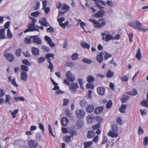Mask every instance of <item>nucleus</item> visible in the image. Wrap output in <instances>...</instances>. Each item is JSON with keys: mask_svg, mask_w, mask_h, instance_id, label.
I'll list each match as a JSON object with an SVG mask.
<instances>
[{"mask_svg": "<svg viewBox=\"0 0 148 148\" xmlns=\"http://www.w3.org/2000/svg\"><path fill=\"white\" fill-rule=\"evenodd\" d=\"M40 13L38 11L33 12L31 14V15L34 17H37L39 15Z\"/></svg>", "mask_w": 148, "mask_h": 148, "instance_id": "49", "label": "nucleus"}, {"mask_svg": "<svg viewBox=\"0 0 148 148\" xmlns=\"http://www.w3.org/2000/svg\"><path fill=\"white\" fill-rule=\"evenodd\" d=\"M66 76L67 80L70 82H73L75 80V77L70 71H68L66 73Z\"/></svg>", "mask_w": 148, "mask_h": 148, "instance_id": "8", "label": "nucleus"}, {"mask_svg": "<svg viewBox=\"0 0 148 148\" xmlns=\"http://www.w3.org/2000/svg\"><path fill=\"white\" fill-rule=\"evenodd\" d=\"M21 70L23 71H25L26 72L28 71V67L22 64L21 66Z\"/></svg>", "mask_w": 148, "mask_h": 148, "instance_id": "37", "label": "nucleus"}, {"mask_svg": "<svg viewBox=\"0 0 148 148\" xmlns=\"http://www.w3.org/2000/svg\"><path fill=\"white\" fill-rule=\"evenodd\" d=\"M40 5V3L39 1H36V2L35 5L34 7L35 10H38L39 9Z\"/></svg>", "mask_w": 148, "mask_h": 148, "instance_id": "40", "label": "nucleus"}, {"mask_svg": "<svg viewBox=\"0 0 148 148\" xmlns=\"http://www.w3.org/2000/svg\"><path fill=\"white\" fill-rule=\"evenodd\" d=\"M138 135H142L144 133L142 127L140 126L139 127L138 130Z\"/></svg>", "mask_w": 148, "mask_h": 148, "instance_id": "59", "label": "nucleus"}, {"mask_svg": "<svg viewBox=\"0 0 148 148\" xmlns=\"http://www.w3.org/2000/svg\"><path fill=\"white\" fill-rule=\"evenodd\" d=\"M76 114L77 117L79 118H81L85 115V113L84 110L80 109L77 110Z\"/></svg>", "mask_w": 148, "mask_h": 148, "instance_id": "12", "label": "nucleus"}, {"mask_svg": "<svg viewBox=\"0 0 148 148\" xmlns=\"http://www.w3.org/2000/svg\"><path fill=\"white\" fill-rule=\"evenodd\" d=\"M31 51L33 55L34 56H38L39 54V50L36 47H32L31 49Z\"/></svg>", "mask_w": 148, "mask_h": 148, "instance_id": "16", "label": "nucleus"}, {"mask_svg": "<svg viewBox=\"0 0 148 148\" xmlns=\"http://www.w3.org/2000/svg\"><path fill=\"white\" fill-rule=\"evenodd\" d=\"M76 124L77 126L79 128H81L83 125V122L80 121H77Z\"/></svg>", "mask_w": 148, "mask_h": 148, "instance_id": "53", "label": "nucleus"}, {"mask_svg": "<svg viewBox=\"0 0 148 148\" xmlns=\"http://www.w3.org/2000/svg\"><path fill=\"white\" fill-rule=\"evenodd\" d=\"M5 92L4 90L0 89V97H2L4 95Z\"/></svg>", "mask_w": 148, "mask_h": 148, "instance_id": "63", "label": "nucleus"}, {"mask_svg": "<svg viewBox=\"0 0 148 148\" xmlns=\"http://www.w3.org/2000/svg\"><path fill=\"white\" fill-rule=\"evenodd\" d=\"M87 137L88 138H92L95 136L94 132L92 130H90L87 133Z\"/></svg>", "mask_w": 148, "mask_h": 148, "instance_id": "24", "label": "nucleus"}, {"mask_svg": "<svg viewBox=\"0 0 148 148\" xmlns=\"http://www.w3.org/2000/svg\"><path fill=\"white\" fill-rule=\"evenodd\" d=\"M129 26L132 27L135 29H137L140 30L143 25L141 23L138 21H135L131 22L128 23Z\"/></svg>", "mask_w": 148, "mask_h": 148, "instance_id": "4", "label": "nucleus"}, {"mask_svg": "<svg viewBox=\"0 0 148 148\" xmlns=\"http://www.w3.org/2000/svg\"><path fill=\"white\" fill-rule=\"evenodd\" d=\"M79 84L80 86V88L83 89H84V87L83 85V80L81 78H79L77 79Z\"/></svg>", "mask_w": 148, "mask_h": 148, "instance_id": "34", "label": "nucleus"}, {"mask_svg": "<svg viewBox=\"0 0 148 148\" xmlns=\"http://www.w3.org/2000/svg\"><path fill=\"white\" fill-rule=\"evenodd\" d=\"M97 90L99 95H103L105 94V89L104 87H99L97 88Z\"/></svg>", "mask_w": 148, "mask_h": 148, "instance_id": "15", "label": "nucleus"}, {"mask_svg": "<svg viewBox=\"0 0 148 148\" xmlns=\"http://www.w3.org/2000/svg\"><path fill=\"white\" fill-rule=\"evenodd\" d=\"M94 108V107L93 105H89L86 107V111L89 113H90L93 111Z\"/></svg>", "mask_w": 148, "mask_h": 148, "instance_id": "19", "label": "nucleus"}, {"mask_svg": "<svg viewBox=\"0 0 148 148\" xmlns=\"http://www.w3.org/2000/svg\"><path fill=\"white\" fill-rule=\"evenodd\" d=\"M114 72L110 70H108L107 72L106 76L108 77V78H112L114 75Z\"/></svg>", "mask_w": 148, "mask_h": 148, "instance_id": "28", "label": "nucleus"}, {"mask_svg": "<svg viewBox=\"0 0 148 148\" xmlns=\"http://www.w3.org/2000/svg\"><path fill=\"white\" fill-rule=\"evenodd\" d=\"M32 22L29 23L27 26V28L24 31L25 33H26L29 32H33L38 31L39 28V26L35 25L36 22V20L33 17L31 18Z\"/></svg>", "mask_w": 148, "mask_h": 148, "instance_id": "1", "label": "nucleus"}, {"mask_svg": "<svg viewBox=\"0 0 148 148\" xmlns=\"http://www.w3.org/2000/svg\"><path fill=\"white\" fill-rule=\"evenodd\" d=\"M126 106L125 105L122 104L119 109V111L121 113H123L125 112Z\"/></svg>", "mask_w": 148, "mask_h": 148, "instance_id": "31", "label": "nucleus"}, {"mask_svg": "<svg viewBox=\"0 0 148 148\" xmlns=\"http://www.w3.org/2000/svg\"><path fill=\"white\" fill-rule=\"evenodd\" d=\"M94 78L92 75H88L87 77V81L88 83L93 82L94 81Z\"/></svg>", "mask_w": 148, "mask_h": 148, "instance_id": "29", "label": "nucleus"}, {"mask_svg": "<svg viewBox=\"0 0 148 148\" xmlns=\"http://www.w3.org/2000/svg\"><path fill=\"white\" fill-rule=\"evenodd\" d=\"M94 117L92 114H90L87 117V121L88 123H91L93 121Z\"/></svg>", "mask_w": 148, "mask_h": 148, "instance_id": "27", "label": "nucleus"}, {"mask_svg": "<svg viewBox=\"0 0 148 148\" xmlns=\"http://www.w3.org/2000/svg\"><path fill=\"white\" fill-rule=\"evenodd\" d=\"M54 54L53 53H48L45 55V57L46 59H47L48 62L49 63V65L48 66V68L50 69H53V66L52 62H51V59L50 57L52 58L53 59L54 58Z\"/></svg>", "mask_w": 148, "mask_h": 148, "instance_id": "6", "label": "nucleus"}, {"mask_svg": "<svg viewBox=\"0 0 148 148\" xmlns=\"http://www.w3.org/2000/svg\"><path fill=\"white\" fill-rule=\"evenodd\" d=\"M45 40L48 42V44L51 47H53L55 46V44L53 42L51 39L49 37L47 36H45Z\"/></svg>", "mask_w": 148, "mask_h": 148, "instance_id": "14", "label": "nucleus"}, {"mask_svg": "<svg viewBox=\"0 0 148 148\" xmlns=\"http://www.w3.org/2000/svg\"><path fill=\"white\" fill-rule=\"evenodd\" d=\"M79 25H80V27L83 29L84 31L86 32H89L90 33V31H88V32H87L86 31L84 28V26H85L86 25V24L83 22H81L80 23Z\"/></svg>", "mask_w": 148, "mask_h": 148, "instance_id": "52", "label": "nucleus"}, {"mask_svg": "<svg viewBox=\"0 0 148 148\" xmlns=\"http://www.w3.org/2000/svg\"><path fill=\"white\" fill-rule=\"evenodd\" d=\"M101 35L102 40H105L106 42H107L110 40H114L113 36L110 34L109 31H105L102 33Z\"/></svg>", "mask_w": 148, "mask_h": 148, "instance_id": "5", "label": "nucleus"}, {"mask_svg": "<svg viewBox=\"0 0 148 148\" xmlns=\"http://www.w3.org/2000/svg\"><path fill=\"white\" fill-rule=\"evenodd\" d=\"M104 53L105 54L104 58L105 60H107L108 58L112 56V55H111L108 53L107 52H105Z\"/></svg>", "mask_w": 148, "mask_h": 148, "instance_id": "54", "label": "nucleus"}, {"mask_svg": "<svg viewBox=\"0 0 148 148\" xmlns=\"http://www.w3.org/2000/svg\"><path fill=\"white\" fill-rule=\"evenodd\" d=\"M7 59L10 62H12L14 59V57L12 54L10 53H7L5 55Z\"/></svg>", "mask_w": 148, "mask_h": 148, "instance_id": "18", "label": "nucleus"}, {"mask_svg": "<svg viewBox=\"0 0 148 148\" xmlns=\"http://www.w3.org/2000/svg\"><path fill=\"white\" fill-rule=\"evenodd\" d=\"M87 103V102L85 100H83L80 101L79 104L82 107H84Z\"/></svg>", "mask_w": 148, "mask_h": 148, "instance_id": "41", "label": "nucleus"}, {"mask_svg": "<svg viewBox=\"0 0 148 148\" xmlns=\"http://www.w3.org/2000/svg\"><path fill=\"white\" fill-rule=\"evenodd\" d=\"M118 129L116 124H113L112 126L111 130L108 133L107 135L112 138H116L118 136Z\"/></svg>", "mask_w": 148, "mask_h": 148, "instance_id": "3", "label": "nucleus"}, {"mask_svg": "<svg viewBox=\"0 0 148 148\" xmlns=\"http://www.w3.org/2000/svg\"><path fill=\"white\" fill-rule=\"evenodd\" d=\"M92 141L85 142L84 143V148H87L90 147L92 144Z\"/></svg>", "mask_w": 148, "mask_h": 148, "instance_id": "44", "label": "nucleus"}, {"mask_svg": "<svg viewBox=\"0 0 148 148\" xmlns=\"http://www.w3.org/2000/svg\"><path fill=\"white\" fill-rule=\"evenodd\" d=\"M71 138L70 136H66L63 137L64 140L67 143H70Z\"/></svg>", "mask_w": 148, "mask_h": 148, "instance_id": "38", "label": "nucleus"}, {"mask_svg": "<svg viewBox=\"0 0 148 148\" xmlns=\"http://www.w3.org/2000/svg\"><path fill=\"white\" fill-rule=\"evenodd\" d=\"M112 102L111 100L108 101L106 105V107L107 108L109 109L111 108L112 106Z\"/></svg>", "mask_w": 148, "mask_h": 148, "instance_id": "48", "label": "nucleus"}, {"mask_svg": "<svg viewBox=\"0 0 148 148\" xmlns=\"http://www.w3.org/2000/svg\"><path fill=\"white\" fill-rule=\"evenodd\" d=\"M10 82H11L13 86L16 87H18V85L16 83L15 79V78H14L13 79H12Z\"/></svg>", "mask_w": 148, "mask_h": 148, "instance_id": "60", "label": "nucleus"}, {"mask_svg": "<svg viewBox=\"0 0 148 148\" xmlns=\"http://www.w3.org/2000/svg\"><path fill=\"white\" fill-rule=\"evenodd\" d=\"M7 36L8 38L10 39H11L12 37V34L9 28H8L7 30Z\"/></svg>", "mask_w": 148, "mask_h": 148, "instance_id": "46", "label": "nucleus"}, {"mask_svg": "<svg viewBox=\"0 0 148 148\" xmlns=\"http://www.w3.org/2000/svg\"><path fill=\"white\" fill-rule=\"evenodd\" d=\"M79 87L77 83L74 82L71 84L70 85L69 87V90L73 94L75 93L76 90Z\"/></svg>", "mask_w": 148, "mask_h": 148, "instance_id": "7", "label": "nucleus"}, {"mask_svg": "<svg viewBox=\"0 0 148 148\" xmlns=\"http://www.w3.org/2000/svg\"><path fill=\"white\" fill-rule=\"evenodd\" d=\"M11 99V97L10 95H6L5 102L6 103H8L10 104H11V103L10 101Z\"/></svg>", "mask_w": 148, "mask_h": 148, "instance_id": "32", "label": "nucleus"}, {"mask_svg": "<svg viewBox=\"0 0 148 148\" xmlns=\"http://www.w3.org/2000/svg\"><path fill=\"white\" fill-rule=\"evenodd\" d=\"M22 62L23 64L26 65V66H29L31 65V64L30 62L26 59L23 60Z\"/></svg>", "mask_w": 148, "mask_h": 148, "instance_id": "42", "label": "nucleus"}, {"mask_svg": "<svg viewBox=\"0 0 148 148\" xmlns=\"http://www.w3.org/2000/svg\"><path fill=\"white\" fill-rule=\"evenodd\" d=\"M103 110V107L100 106L97 107L95 108L94 112L95 113L98 114L102 112Z\"/></svg>", "mask_w": 148, "mask_h": 148, "instance_id": "23", "label": "nucleus"}, {"mask_svg": "<svg viewBox=\"0 0 148 148\" xmlns=\"http://www.w3.org/2000/svg\"><path fill=\"white\" fill-rule=\"evenodd\" d=\"M82 61L86 63L90 64L92 62V61L89 59L84 58L82 60Z\"/></svg>", "mask_w": 148, "mask_h": 148, "instance_id": "56", "label": "nucleus"}, {"mask_svg": "<svg viewBox=\"0 0 148 148\" xmlns=\"http://www.w3.org/2000/svg\"><path fill=\"white\" fill-rule=\"evenodd\" d=\"M18 112V109H17L14 110L13 111H12L11 110H9L10 112L11 113V116L12 118L14 119L16 117V115Z\"/></svg>", "mask_w": 148, "mask_h": 148, "instance_id": "30", "label": "nucleus"}, {"mask_svg": "<svg viewBox=\"0 0 148 148\" xmlns=\"http://www.w3.org/2000/svg\"><path fill=\"white\" fill-rule=\"evenodd\" d=\"M78 57V54L76 53H73L71 56L72 59L74 60H76Z\"/></svg>", "mask_w": 148, "mask_h": 148, "instance_id": "45", "label": "nucleus"}, {"mask_svg": "<svg viewBox=\"0 0 148 148\" xmlns=\"http://www.w3.org/2000/svg\"><path fill=\"white\" fill-rule=\"evenodd\" d=\"M103 53L102 52H100L99 54L97 56V60L99 63L102 62L103 60Z\"/></svg>", "mask_w": 148, "mask_h": 148, "instance_id": "21", "label": "nucleus"}, {"mask_svg": "<svg viewBox=\"0 0 148 148\" xmlns=\"http://www.w3.org/2000/svg\"><path fill=\"white\" fill-rule=\"evenodd\" d=\"M6 38L5 35V31L3 29L0 30V39H4Z\"/></svg>", "mask_w": 148, "mask_h": 148, "instance_id": "26", "label": "nucleus"}, {"mask_svg": "<svg viewBox=\"0 0 148 148\" xmlns=\"http://www.w3.org/2000/svg\"><path fill=\"white\" fill-rule=\"evenodd\" d=\"M89 21L93 23L95 27L99 28L103 26L106 24V21L103 18L100 19L98 21L92 19H89Z\"/></svg>", "mask_w": 148, "mask_h": 148, "instance_id": "2", "label": "nucleus"}, {"mask_svg": "<svg viewBox=\"0 0 148 148\" xmlns=\"http://www.w3.org/2000/svg\"><path fill=\"white\" fill-rule=\"evenodd\" d=\"M65 19L64 17H62L60 19H58V21L59 22L60 26L63 29H65L66 25L68 24L69 22L68 21H66V22L63 23L62 22L63 21H64Z\"/></svg>", "mask_w": 148, "mask_h": 148, "instance_id": "10", "label": "nucleus"}, {"mask_svg": "<svg viewBox=\"0 0 148 148\" xmlns=\"http://www.w3.org/2000/svg\"><path fill=\"white\" fill-rule=\"evenodd\" d=\"M45 58L40 57L38 59V63L39 64H41L43 63L45 61Z\"/></svg>", "mask_w": 148, "mask_h": 148, "instance_id": "43", "label": "nucleus"}, {"mask_svg": "<svg viewBox=\"0 0 148 148\" xmlns=\"http://www.w3.org/2000/svg\"><path fill=\"white\" fill-rule=\"evenodd\" d=\"M69 9V6L67 5L66 4H64L62 6V10L67 11Z\"/></svg>", "mask_w": 148, "mask_h": 148, "instance_id": "51", "label": "nucleus"}, {"mask_svg": "<svg viewBox=\"0 0 148 148\" xmlns=\"http://www.w3.org/2000/svg\"><path fill=\"white\" fill-rule=\"evenodd\" d=\"M66 64L67 66H69L71 68L73 67L75 65V64L74 63L71 62H67Z\"/></svg>", "mask_w": 148, "mask_h": 148, "instance_id": "64", "label": "nucleus"}, {"mask_svg": "<svg viewBox=\"0 0 148 148\" xmlns=\"http://www.w3.org/2000/svg\"><path fill=\"white\" fill-rule=\"evenodd\" d=\"M141 50L140 48H138L135 55V57L138 60H140L141 59Z\"/></svg>", "mask_w": 148, "mask_h": 148, "instance_id": "25", "label": "nucleus"}, {"mask_svg": "<svg viewBox=\"0 0 148 148\" xmlns=\"http://www.w3.org/2000/svg\"><path fill=\"white\" fill-rule=\"evenodd\" d=\"M86 87L88 89L91 88L92 89H94V86L92 84L88 83L86 85Z\"/></svg>", "mask_w": 148, "mask_h": 148, "instance_id": "62", "label": "nucleus"}, {"mask_svg": "<svg viewBox=\"0 0 148 148\" xmlns=\"http://www.w3.org/2000/svg\"><path fill=\"white\" fill-rule=\"evenodd\" d=\"M143 143L145 146H146L148 144V137L146 136L144 137L143 139Z\"/></svg>", "mask_w": 148, "mask_h": 148, "instance_id": "57", "label": "nucleus"}, {"mask_svg": "<svg viewBox=\"0 0 148 148\" xmlns=\"http://www.w3.org/2000/svg\"><path fill=\"white\" fill-rule=\"evenodd\" d=\"M122 81L127 82L128 80V78L126 75H124L122 77L120 78Z\"/></svg>", "mask_w": 148, "mask_h": 148, "instance_id": "55", "label": "nucleus"}, {"mask_svg": "<svg viewBox=\"0 0 148 148\" xmlns=\"http://www.w3.org/2000/svg\"><path fill=\"white\" fill-rule=\"evenodd\" d=\"M82 47L84 48L89 49L90 48V45L84 42H82L81 43Z\"/></svg>", "mask_w": 148, "mask_h": 148, "instance_id": "39", "label": "nucleus"}, {"mask_svg": "<svg viewBox=\"0 0 148 148\" xmlns=\"http://www.w3.org/2000/svg\"><path fill=\"white\" fill-rule=\"evenodd\" d=\"M65 112L66 115L68 117H70L71 116V114L68 109H65Z\"/></svg>", "mask_w": 148, "mask_h": 148, "instance_id": "50", "label": "nucleus"}, {"mask_svg": "<svg viewBox=\"0 0 148 148\" xmlns=\"http://www.w3.org/2000/svg\"><path fill=\"white\" fill-rule=\"evenodd\" d=\"M39 23L41 25L45 27L49 26V25L45 18H43L41 20L39 21Z\"/></svg>", "mask_w": 148, "mask_h": 148, "instance_id": "13", "label": "nucleus"}, {"mask_svg": "<svg viewBox=\"0 0 148 148\" xmlns=\"http://www.w3.org/2000/svg\"><path fill=\"white\" fill-rule=\"evenodd\" d=\"M70 136L71 138H73L74 136H76L77 134V131L75 130H71L69 132Z\"/></svg>", "mask_w": 148, "mask_h": 148, "instance_id": "35", "label": "nucleus"}, {"mask_svg": "<svg viewBox=\"0 0 148 148\" xmlns=\"http://www.w3.org/2000/svg\"><path fill=\"white\" fill-rule=\"evenodd\" d=\"M127 94L131 95H135L137 94V91L135 89H134L132 92H128Z\"/></svg>", "mask_w": 148, "mask_h": 148, "instance_id": "47", "label": "nucleus"}, {"mask_svg": "<svg viewBox=\"0 0 148 148\" xmlns=\"http://www.w3.org/2000/svg\"><path fill=\"white\" fill-rule=\"evenodd\" d=\"M27 75L26 72L25 71H22L21 73V79L24 81H26L27 79Z\"/></svg>", "mask_w": 148, "mask_h": 148, "instance_id": "17", "label": "nucleus"}, {"mask_svg": "<svg viewBox=\"0 0 148 148\" xmlns=\"http://www.w3.org/2000/svg\"><path fill=\"white\" fill-rule=\"evenodd\" d=\"M21 51V49H18L16 50L15 54L17 57H19L20 56Z\"/></svg>", "mask_w": 148, "mask_h": 148, "instance_id": "61", "label": "nucleus"}, {"mask_svg": "<svg viewBox=\"0 0 148 148\" xmlns=\"http://www.w3.org/2000/svg\"><path fill=\"white\" fill-rule=\"evenodd\" d=\"M141 104L142 106L146 108H148V100L147 99L143 100L141 102Z\"/></svg>", "mask_w": 148, "mask_h": 148, "instance_id": "33", "label": "nucleus"}, {"mask_svg": "<svg viewBox=\"0 0 148 148\" xmlns=\"http://www.w3.org/2000/svg\"><path fill=\"white\" fill-rule=\"evenodd\" d=\"M105 13V11L102 10L98 11L95 14V17L99 18L103 17Z\"/></svg>", "mask_w": 148, "mask_h": 148, "instance_id": "20", "label": "nucleus"}, {"mask_svg": "<svg viewBox=\"0 0 148 148\" xmlns=\"http://www.w3.org/2000/svg\"><path fill=\"white\" fill-rule=\"evenodd\" d=\"M30 38L32 40L33 42L38 45H41L42 41L40 38L38 37L37 35L31 36Z\"/></svg>", "mask_w": 148, "mask_h": 148, "instance_id": "9", "label": "nucleus"}, {"mask_svg": "<svg viewBox=\"0 0 148 148\" xmlns=\"http://www.w3.org/2000/svg\"><path fill=\"white\" fill-rule=\"evenodd\" d=\"M117 124L119 125H122L123 124V121L121 117H119L116 120Z\"/></svg>", "mask_w": 148, "mask_h": 148, "instance_id": "58", "label": "nucleus"}, {"mask_svg": "<svg viewBox=\"0 0 148 148\" xmlns=\"http://www.w3.org/2000/svg\"><path fill=\"white\" fill-rule=\"evenodd\" d=\"M14 99L16 102H18L19 101H23L25 100L24 98L22 97H15L14 98Z\"/></svg>", "mask_w": 148, "mask_h": 148, "instance_id": "36", "label": "nucleus"}, {"mask_svg": "<svg viewBox=\"0 0 148 148\" xmlns=\"http://www.w3.org/2000/svg\"><path fill=\"white\" fill-rule=\"evenodd\" d=\"M28 144L30 148H36L38 145L36 141L32 140H28Z\"/></svg>", "mask_w": 148, "mask_h": 148, "instance_id": "11", "label": "nucleus"}, {"mask_svg": "<svg viewBox=\"0 0 148 148\" xmlns=\"http://www.w3.org/2000/svg\"><path fill=\"white\" fill-rule=\"evenodd\" d=\"M69 121V120L65 117H63L61 120V123L62 125L66 126Z\"/></svg>", "mask_w": 148, "mask_h": 148, "instance_id": "22", "label": "nucleus"}]
</instances>
